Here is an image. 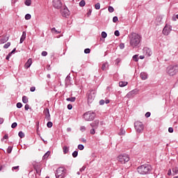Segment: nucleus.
Listing matches in <instances>:
<instances>
[{
	"mask_svg": "<svg viewBox=\"0 0 178 178\" xmlns=\"http://www.w3.org/2000/svg\"><path fill=\"white\" fill-rule=\"evenodd\" d=\"M129 45L132 48H140L141 47V41L143 36L138 33H132L129 36Z\"/></svg>",
	"mask_w": 178,
	"mask_h": 178,
	"instance_id": "nucleus-1",
	"label": "nucleus"
},
{
	"mask_svg": "<svg viewBox=\"0 0 178 178\" xmlns=\"http://www.w3.org/2000/svg\"><path fill=\"white\" fill-rule=\"evenodd\" d=\"M152 168L149 164H143L137 168V172L139 175H149L151 173Z\"/></svg>",
	"mask_w": 178,
	"mask_h": 178,
	"instance_id": "nucleus-2",
	"label": "nucleus"
},
{
	"mask_svg": "<svg viewBox=\"0 0 178 178\" xmlns=\"http://www.w3.org/2000/svg\"><path fill=\"white\" fill-rule=\"evenodd\" d=\"M167 73L169 76H175L178 73L177 65H170L167 67Z\"/></svg>",
	"mask_w": 178,
	"mask_h": 178,
	"instance_id": "nucleus-3",
	"label": "nucleus"
},
{
	"mask_svg": "<svg viewBox=\"0 0 178 178\" xmlns=\"http://www.w3.org/2000/svg\"><path fill=\"white\" fill-rule=\"evenodd\" d=\"M67 170L63 167H60L57 169L56 173V178H65L66 177Z\"/></svg>",
	"mask_w": 178,
	"mask_h": 178,
	"instance_id": "nucleus-4",
	"label": "nucleus"
},
{
	"mask_svg": "<svg viewBox=\"0 0 178 178\" xmlns=\"http://www.w3.org/2000/svg\"><path fill=\"white\" fill-rule=\"evenodd\" d=\"M96 94H97V91L94 90H89L87 92L88 104H92V102H94V99H95Z\"/></svg>",
	"mask_w": 178,
	"mask_h": 178,
	"instance_id": "nucleus-5",
	"label": "nucleus"
},
{
	"mask_svg": "<svg viewBox=\"0 0 178 178\" xmlns=\"http://www.w3.org/2000/svg\"><path fill=\"white\" fill-rule=\"evenodd\" d=\"M83 119L86 120V122H90L95 119V113L92 111H88L83 114Z\"/></svg>",
	"mask_w": 178,
	"mask_h": 178,
	"instance_id": "nucleus-6",
	"label": "nucleus"
},
{
	"mask_svg": "<svg viewBox=\"0 0 178 178\" xmlns=\"http://www.w3.org/2000/svg\"><path fill=\"white\" fill-rule=\"evenodd\" d=\"M134 127L137 133H143L144 131V124L140 121H136L134 123Z\"/></svg>",
	"mask_w": 178,
	"mask_h": 178,
	"instance_id": "nucleus-7",
	"label": "nucleus"
},
{
	"mask_svg": "<svg viewBox=\"0 0 178 178\" xmlns=\"http://www.w3.org/2000/svg\"><path fill=\"white\" fill-rule=\"evenodd\" d=\"M118 159L121 163H126V162H129L130 161V157L129 155L124 154L118 156Z\"/></svg>",
	"mask_w": 178,
	"mask_h": 178,
	"instance_id": "nucleus-8",
	"label": "nucleus"
},
{
	"mask_svg": "<svg viewBox=\"0 0 178 178\" xmlns=\"http://www.w3.org/2000/svg\"><path fill=\"white\" fill-rule=\"evenodd\" d=\"M172 31V26L166 24L163 29V34L164 35H169Z\"/></svg>",
	"mask_w": 178,
	"mask_h": 178,
	"instance_id": "nucleus-9",
	"label": "nucleus"
},
{
	"mask_svg": "<svg viewBox=\"0 0 178 178\" xmlns=\"http://www.w3.org/2000/svg\"><path fill=\"white\" fill-rule=\"evenodd\" d=\"M53 6L56 9H60L62 8V1L60 0H53Z\"/></svg>",
	"mask_w": 178,
	"mask_h": 178,
	"instance_id": "nucleus-10",
	"label": "nucleus"
},
{
	"mask_svg": "<svg viewBox=\"0 0 178 178\" xmlns=\"http://www.w3.org/2000/svg\"><path fill=\"white\" fill-rule=\"evenodd\" d=\"M137 94H138V90L134 89L127 94V98H133Z\"/></svg>",
	"mask_w": 178,
	"mask_h": 178,
	"instance_id": "nucleus-11",
	"label": "nucleus"
},
{
	"mask_svg": "<svg viewBox=\"0 0 178 178\" xmlns=\"http://www.w3.org/2000/svg\"><path fill=\"white\" fill-rule=\"evenodd\" d=\"M143 51L144 55H147V56H151V55L152 54V51H151V49L148 47H144Z\"/></svg>",
	"mask_w": 178,
	"mask_h": 178,
	"instance_id": "nucleus-12",
	"label": "nucleus"
},
{
	"mask_svg": "<svg viewBox=\"0 0 178 178\" xmlns=\"http://www.w3.org/2000/svg\"><path fill=\"white\" fill-rule=\"evenodd\" d=\"M99 125V120H96L90 124L91 127L92 129H98V126Z\"/></svg>",
	"mask_w": 178,
	"mask_h": 178,
	"instance_id": "nucleus-13",
	"label": "nucleus"
},
{
	"mask_svg": "<svg viewBox=\"0 0 178 178\" xmlns=\"http://www.w3.org/2000/svg\"><path fill=\"white\" fill-rule=\"evenodd\" d=\"M61 13L63 16V17H67V16H69L70 15V12L67 8H64L62 11Z\"/></svg>",
	"mask_w": 178,
	"mask_h": 178,
	"instance_id": "nucleus-14",
	"label": "nucleus"
},
{
	"mask_svg": "<svg viewBox=\"0 0 178 178\" xmlns=\"http://www.w3.org/2000/svg\"><path fill=\"white\" fill-rule=\"evenodd\" d=\"M44 113L45 115V118L47 119V120H51V115L49 114V109L46 108L44 111Z\"/></svg>",
	"mask_w": 178,
	"mask_h": 178,
	"instance_id": "nucleus-15",
	"label": "nucleus"
},
{
	"mask_svg": "<svg viewBox=\"0 0 178 178\" xmlns=\"http://www.w3.org/2000/svg\"><path fill=\"white\" fill-rule=\"evenodd\" d=\"M31 65H33V60H31V58H29L24 65L25 69H29V67H30Z\"/></svg>",
	"mask_w": 178,
	"mask_h": 178,
	"instance_id": "nucleus-16",
	"label": "nucleus"
},
{
	"mask_svg": "<svg viewBox=\"0 0 178 178\" xmlns=\"http://www.w3.org/2000/svg\"><path fill=\"white\" fill-rule=\"evenodd\" d=\"M9 40V36H4L1 39H0V44H5V42H8Z\"/></svg>",
	"mask_w": 178,
	"mask_h": 178,
	"instance_id": "nucleus-17",
	"label": "nucleus"
},
{
	"mask_svg": "<svg viewBox=\"0 0 178 178\" xmlns=\"http://www.w3.org/2000/svg\"><path fill=\"white\" fill-rule=\"evenodd\" d=\"M140 78L142 79V80H147V79H148V74L145 72H141Z\"/></svg>",
	"mask_w": 178,
	"mask_h": 178,
	"instance_id": "nucleus-18",
	"label": "nucleus"
},
{
	"mask_svg": "<svg viewBox=\"0 0 178 178\" xmlns=\"http://www.w3.org/2000/svg\"><path fill=\"white\" fill-rule=\"evenodd\" d=\"M25 40H26V32H23L22 35L20 38L19 44H22L23 41H24Z\"/></svg>",
	"mask_w": 178,
	"mask_h": 178,
	"instance_id": "nucleus-19",
	"label": "nucleus"
},
{
	"mask_svg": "<svg viewBox=\"0 0 178 178\" xmlns=\"http://www.w3.org/2000/svg\"><path fill=\"white\" fill-rule=\"evenodd\" d=\"M127 84H129V83L127 81H120L119 82V86L120 87H126V86H127Z\"/></svg>",
	"mask_w": 178,
	"mask_h": 178,
	"instance_id": "nucleus-20",
	"label": "nucleus"
},
{
	"mask_svg": "<svg viewBox=\"0 0 178 178\" xmlns=\"http://www.w3.org/2000/svg\"><path fill=\"white\" fill-rule=\"evenodd\" d=\"M51 32L53 33L54 34H60V31H58V30H56V28H52L51 29Z\"/></svg>",
	"mask_w": 178,
	"mask_h": 178,
	"instance_id": "nucleus-21",
	"label": "nucleus"
},
{
	"mask_svg": "<svg viewBox=\"0 0 178 178\" xmlns=\"http://www.w3.org/2000/svg\"><path fill=\"white\" fill-rule=\"evenodd\" d=\"M22 102L24 104H27V102H29V98H27L26 96L22 97Z\"/></svg>",
	"mask_w": 178,
	"mask_h": 178,
	"instance_id": "nucleus-22",
	"label": "nucleus"
},
{
	"mask_svg": "<svg viewBox=\"0 0 178 178\" xmlns=\"http://www.w3.org/2000/svg\"><path fill=\"white\" fill-rule=\"evenodd\" d=\"M63 151L64 154H67V152H69V147H67V146H64L63 147Z\"/></svg>",
	"mask_w": 178,
	"mask_h": 178,
	"instance_id": "nucleus-23",
	"label": "nucleus"
},
{
	"mask_svg": "<svg viewBox=\"0 0 178 178\" xmlns=\"http://www.w3.org/2000/svg\"><path fill=\"white\" fill-rule=\"evenodd\" d=\"M66 101H68V102H74V101H76V97L67 98Z\"/></svg>",
	"mask_w": 178,
	"mask_h": 178,
	"instance_id": "nucleus-24",
	"label": "nucleus"
},
{
	"mask_svg": "<svg viewBox=\"0 0 178 178\" xmlns=\"http://www.w3.org/2000/svg\"><path fill=\"white\" fill-rule=\"evenodd\" d=\"M106 67H108V63H105L102 65V70H106Z\"/></svg>",
	"mask_w": 178,
	"mask_h": 178,
	"instance_id": "nucleus-25",
	"label": "nucleus"
},
{
	"mask_svg": "<svg viewBox=\"0 0 178 178\" xmlns=\"http://www.w3.org/2000/svg\"><path fill=\"white\" fill-rule=\"evenodd\" d=\"M51 154V152L48 151L47 153L44 154L43 156V159H47L48 156H49V154Z\"/></svg>",
	"mask_w": 178,
	"mask_h": 178,
	"instance_id": "nucleus-26",
	"label": "nucleus"
},
{
	"mask_svg": "<svg viewBox=\"0 0 178 178\" xmlns=\"http://www.w3.org/2000/svg\"><path fill=\"white\" fill-rule=\"evenodd\" d=\"M10 47V42H8L3 45V48L5 49H8V48H9Z\"/></svg>",
	"mask_w": 178,
	"mask_h": 178,
	"instance_id": "nucleus-27",
	"label": "nucleus"
},
{
	"mask_svg": "<svg viewBox=\"0 0 178 178\" xmlns=\"http://www.w3.org/2000/svg\"><path fill=\"white\" fill-rule=\"evenodd\" d=\"M125 134H126V131L124 130L123 129H121L120 131L119 132V136H124Z\"/></svg>",
	"mask_w": 178,
	"mask_h": 178,
	"instance_id": "nucleus-28",
	"label": "nucleus"
},
{
	"mask_svg": "<svg viewBox=\"0 0 178 178\" xmlns=\"http://www.w3.org/2000/svg\"><path fill=\"white\" fill-rule=\"evenodd\" d=\"M79 6H81V7L86 6V1L81 0V1L79 2Z\"/></svg>",
	"mask_w": 178,
	"mask_h": 178,
	"instance_id": "nucleus-29",
	"label": "nucleus"
},
{
	"mask_svg": "<svg viewBox=\"0 0 178 178\" xmlns=\"http://www.w3.org/2000/svg\"><path fill=\"white\" fill-rule=\"evenodd\" d=\"M18 136L19 137H20V138H24V133H23V131H21L18 133Z\"/></svg>",
	"mask_w": 178,
	"mask_h": 178,
	"instance_id": "nucleus-30",
	"label": "nucleus"
},
{
	"mask_svg": "<svg viewBox=\"0 0 178 178\" xmlns=\"http://www.w3.org/2000/svg\"><path fill=\"white\" fill-rule=\"evenodd\" d=\"M25 5L26 6H30V5H31V0H26L25 1Z\"/></svg>",
	"mask_w": 178,
	"mask_h": 178,
	"instance_id": "nucleus-31",
	"label": "nucleus"
},
{
	"mask_svg": "<svg viewBox=\"0 0 178 178\" xmlns=\"http://www.w3.org/2000/svg\"><path fill=\"white\" fill-rule=\"evenodd\" d=\"M102 38H106V37H108V34L106 33V32L105 31L102 32Z\"/></svg>",
	"mask_w": 178,
	"mask_h": 178,
	"instance_id": "nucleus-32",
	"label": "nucleus"
},
{
	"mask_svg": "<svg viewBox=\"0 0 178 178\" xmlns=\"http://www.w3.org/2000/svg\"><path fill=\"white\" fill-rule=\"evenodd\" d=\"M95 9H97V10L101 9V4H100L99 3H96V4L95 5Z\"/></svg>",
	"mask_w": 178,
	"mask_h": 178,
	"instance_id": "nucleus-33",
	"label": "nucleus"
},
{
	"mask_svg": "<svg viewBox=\"0 0 178 178\" xmlns=\"http://www.w3.org/2000/svg\"><path fill=\"white\" fill-rule=\"evenodd\" d=\"M172 172H173V173H175V175H177V173H178V168L177 167L173 168H172Z\"/></svg>",
	"mask_w": 178,
	"mask_h": 178,
	"instance_id": "nucleus-34",
	"label": "nucleus"
},
{
	"mask_svg": "<svg viewBox=\"0 0 178 178\" xmlns=\"http://www.w3.org/2000/svg\"><path fill=\"white\" fill-rule=\"evenodd\" d=\"M133 59L135 62H138V55L136 54L133 56Z\"/></svg>",
	"mask_w": 178,
	"mask_h": 178,
	"instance_id": "nucleus-35",
	"label": "nucleus"
},
{
	"mask_svg": "<svg viewBox=\"0 0 178 178\" xmlns=\"http://www.w3.org/2000/svg\"><path fill=\"white\" fill-rule=\"evenodd\" d=\"M77 155H79V152H77V151H74V152L72 153V156H73V158H77Z\"/></svg>",
	"mask_w": 178,
	"mask_h": 178,
	"instance_id": "nucleus-36",
	"label": "nucleus"
},
{
	"mask_svg": "<svg viewBox=\"0 0 178 178\" xmlns=\"http://www.w3.org/2000/svg\"><path fill=\"white\" fill-rule=\"evenodd\" d=\"M47 127H49V129H51V127H52V126H54V124L52 123V122H48L47 124Z\"/></svg>",
	"mask_w": 178,
	"mask_h": 178,
	"instance_id": "nucleus-37",
	"label": "nucleus"
},
{
	"mask_svg": "<svg viewBox=\"0 0 178 178\" xmlns=\"http://www.w3.org/2000/svg\"><path fill=\"white\" fill-rule=\"evenodd\" d=\"M25 19H26V20H30V19H31V15H30V14H26V15H25Z\"/></svg>",
	"mask_w": 178,
	"mask_h": 178,
	"instance_id": "nucleus-38",
	"label": "nucleus"
},
{
	"mask_svg": "<svg viewBox=\"0 0 178 178\" xmlns=\"http://www.w3.org/2000/svg\"><path fill=\"white\" fill-rule=\"evenodd\" d=\"M78 149H80V151H83V149H84V145H78Z\"/></svg>",
	"mask_w": 178,
	"mask_h": 178,
	"instance_id": "nucleus-39",
	"label": "nucleus"
},
{
	"mask_svg": "<svg viewBox=\"0 0 178 178\" xmlns=\"http://www.w3.org/2000/svg\"><path fill=\"white\" fill-rule=\"evenodd\" d=\"M114 10H115V9L113 8V7H112V6L108 7V12H110V13H113V12Z\"/></svg>",
	"mask_w": 178,
	"mask_h": 178,
	"instance_id": "nucleus-40",
	"label": "nucleus"
},
{
	"mask_svg": "<svg viewBox=\"0 0 178 178\" xmlns=\"http://www.w3.org/2000/svg\"><path fill=\"white\" fill-rule=\"evenodd\" d=\"M91 13H92V10L89 9L87 13L88 17H90V16H91Z\"/></svg>",
	"mask_w": 178,
	"mask_h": 178,
	"instance_id": "nucleus-41",
	"label": "nucleus"
},
{
	"mask_svg": "<svg viewBox=\"0 0 178 178\" xmlns=\"http://www.w3.org/2000/svg\"><path fill=\"white\" fill-rule=\"evenodd\" d=\"M120 62H122V59L120 58H117L115 60V65H119L120 63Z\"/></svg>",
	"mask_w": 178,
	"mask_h": 178,
	"instance_id": "nucleus-42",
	"label": "nucleus"
},
{
	"mask_svg": "<svg viewBox=\"0 0 178 178\" xmlns=\"http://www.w3.org/2000/svg\"><path fill=\"white\" fill-rule=\"evenodd\" d=\"M23 106V104L20 102H18L17 104V108H18L19 109H20V108H22Z\"/></svg>",
	"mask_w": 178,
	"mask_h": 178,
	"instance_id": "nucleus-43",
	"label": "nucleus"
},
{
	"mask_svg": "<svg viewBox=\"0 0 178 178\" xmlns=\"http://www.w3.org/2000/svg\"><path fill=\"white\" fill-rule=\"evenodd\" d=\"M12 129H15V127H17V122H14L11 125Z\"/></svg>",
	"mask_w": 178,
	"mask_h": 178,
	"instance_id": "nucleus-44",
	"label": "nucleus"
},
{
	"mask_svg": "<svg viewBox=\"0 0 178 178\" xmlns=\"http://www.w3.org/2000/svg\"><path fill=\"white\" fill-rule=\"evenodd\" d=\"M114 34L116 37H119V35H120V32H119V31H115Z\"/></svg>",
	"mask_w": 178,
	"mask_h": 178,
	"instance_id": "nucleus-45",
	"label": "nucleus"
},
{
	"mask_svg": "<svg viewBox=\"0 0 178 178\" xmlns=\"http://www.w3.org/2000/svg\"><path fill=\"white\" fill-rule=\"evenodd\" d=\"M90 52H91L90 49H85L84 54H90Z\"/></svg>",
	"mask_w": 178,
	"mask_h": 178,
	"instance_id": "nucleus-46",
	"label": "nucleus"
},
{
	"mask_svg": "<svg viewBox=\"0 0 178 178\" xmlns=\"http://www.w3.org/2000/svg\"><path fill=\"white\" fill-rule=\"evenodd\" d=\"M118 20H119V19L118 18V17H113V23H116V22H118Z\"/></svg>",
	"mask_w": 178,
	"mask_h": 178,
	"instance_id": "nucleus-47",
	"label": "nucleus"
},
{
	"mask_svg": "<svg viewBox=\"0 0 178 178\" xmlns=\"http://www.w3.org/2000/svg\"><path fill=\"white\" fill-rule=\"evenodd\" d=\"M8 138H9V136H8V134H6L1 139V141H3V140H8Z\"/></svg>",
	"mask_w": 178,
	"mask_h": 178,
	"instance_id": "nucleus-48",
	"label": "nucleus"
},
{
	"mask_svg": "<svg viewBox=\"0 0 178 178\" xmlns=\"http://www.w3.org/2000/svg\"><path fill=\"white\" fill-rule=\"evenodd\" d=\"M90 134H95V128H92L90 131Z\"/></svg>",
	"mask_w": 178,
	"mask_h": 178,
	"instance_id": "nucleus-49",
	"label": "nucleus"
},
{
	"mask_svg": "<svg viewBox=\"0 0 178 178\" xmlns=\"http://www.w3.org/2000/svg\"><path fill=\"white\" fill-rule=\"evenodd\" d=\"M12 170L13 171H14V170H19V165L13 167L12 168Z\"/></svg>",
	"mask_w": 178,
	"mask_h": 178,
	"instance_id": "nucleus-50",
	"label": "nucleus"
},
{
	"mask_svg": "<svg viewBox=\"0 0 178 178\" xmlns=\"http://www.w3.org/2000/svg\"><path fill=\"white\" fill-rule=\"evenodd\" d=\"M7 152H8V154H10V152H12V147H8V148L7 149Z\"/></svg>",
	"mask_w": 178,
	"mask_h": 178,
	"instance_id": "nucleus-51",
	"label": "nucleus"
},
{
	"mask_svg": "<svg viewBox=\"0 0 178 178\" xmlns=\"http://www.w3.org/2000/svg\"><path fill=\"white\" fill-rule=\"evenodd\" d=\"M48 55V52L44 51L42 52V56H47Z\"/></svg>",
	"mask_w": 178,
	"mask_h": 178,
	"instance_id": "nucleus-52",
	"label": "nucleus"
},
{
	"mask_svg": "<svg viewBox=\"0 0 178 178\" xmlns=\"http://www.w3.org/2000/svg\"><path fill=\"white\" fill-rule=\"evenodd\" d=\"M67 109H69V111L73 109V106L72 104H68L67 105Z\"/></svg>",
	"mask_w": 178,
	"mask_h": 178,
	"instance_id": "nucleus-53",
	"label": "nucleus"
},
{
	"mask_svg": "<svg viewBox=\"0 0 178 178\" xmlns=\"http://www.w3.org/2000/svg\"><path fill=\"white\" fill-rule=\"evenodd\" d=\"M145 116V118H149V116H151V113L150 112L146 113Z\"/></svg>",
	"mask_w": 178,
	"mask_h": 178,
	"instance_id": "nucleus-54",
	"label": "nucleus"
},
{
	"mask_svg": "<svg viewBox=\"0 0 178 178\" xmlns=\"http://www.w3.org/2000/svg\"><path fill=\"white\" fill-rule=\"evenodd\" d=\"M30 91H31V92H34V91H35V87L34 86L31 87Z\"/></svg>",
	"mask_w": 178,
	"mask_h": 178,
	"instance_id": "nucleus-55",
	"label": "nucleus"
},
{
	"mask_svg": "<svg viewBox=\"0 0 178 178\" xmlns=\"http://www.w3.org/2000/svg\"><path fill=\"white\" fill-rule=\"evenodd\" d=\"M104 104H105V100L101 99V100L99 101V105H104Z\"/></svg>",
	"mask_w": 178,
	"mask_h": 178,
	"instance_id": "nucleus-56",
	"label": "nucleus"
},
{
	"mask_svg": "<svg viewBox=\"0 0 178 178\" xmlns=\"http://www.w3.org/2000/svg\"><path fill=\"white\" fill-rule=\"evenodd\" d=\"M80 130L81 131H86V127L84 126L81 127Z\"/></svg>",
	"mask_w": 178,
	"mask_h": 178,
	"instance_id": "nucleus-57",
	"label": "nucleus"
},
{
	"mask_svg": "<svg viewBox=\"0 0 178 178\" xmlns=\"http://www.w3.org/2000/svg\"><path fill=\"white\" fill-rule=\"evenodd\" d=\"M120 49H124V44L123 43H120Z\"/></svg>",
	"mask_w": 178,
	"mask_h": 178,
	"instance_id": "nucleus-58",
	"label": "nucleus"
},
{
	"mask_svg": "<svg viewBox=\"0 0 178 178\" xmlns=\"http://www.w3.org/2000/svg\"><path fill=\"white\" fill-rule=\"evenodd\" d=\"M86 170V166H83L81 168H80L79 172H84Z\"/></svg>",
	"mask_w": 178,
	"mask_h": 178,
	"instance_id": "nucleus-59",
	"label": "nucleus"
},
{
	"mask_svg": "<svg viewBox=\"0 0 178 178\" xmlns=\"http://www.w3.org/2000/svg\"><path fill=\"white\" fill-rule=\"evenodd\" d=\"M25 111H27L28 109H30V106L29 104L25 105Z\"/></svg>",
	"mask_w": 178,
	"mask_h": 178,
	"instance_id": "nucleus-60",
	"label": "nucleus"
},
{
	"mask_svg": "<svg viewBox=\"0 0 178 178\" xmlns=\"http://www.w3.org/2000/svg\"><path fill=\"white\" fill-rule=\"evenodd\" d=\"M17 2V0H11V3L13 5H15V3H16Z\"/></svg>",
	"mask_w": 178,
	"mask_h": 178,
	"instance_id": "nucleus-61",
	"label": "nucleus"
},
{
	"mask_svg": "<svg viewBox=\"0 0 178 178\" xmlns=\"http://www.w3.org/2000/svg\"><path fill=\"white\" fill-rule=\"evenodd\" d=\"M168 131H169V133H173V129L172 127H170L168 129Z\"/></svg>",
	"mask_w": 178,
	"mask_h": 178,
	"instance_id": "nucleus-62",
	"label": "nucleus"
},
{
	"mask_svg": "<svg viewBox=\"0 0 178 178\" xmlns=\"http://www.w3.org/2000/svg\"><path fill=\"white\" fill-rule=\"evenodd\" d=\"M16 51V48H15L10 53H9V55H12V54H15Z\"/></svg>",
	"mask_w": 178,
	"mask_h": 178,
	"instance_id": "nucleus-63",
	"label": "nucleus"
},
{
	"mask_svg": "<svg viewBox=\"0 0 178 178\" xmlns=\"http://www.w3.org/2000/svg\"><path fill=\"white\" fill-rule=\"evenodd\" d=\"M3 122H4L3 118H0V124H2V123H3Z\"/></svg>",
	"mask_w": 178,
	"mask_h": 178,
	"instance_id": "nucleus-64",
	"label": "nucleus"
}]
</instances>
